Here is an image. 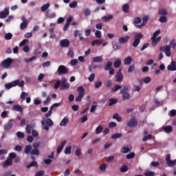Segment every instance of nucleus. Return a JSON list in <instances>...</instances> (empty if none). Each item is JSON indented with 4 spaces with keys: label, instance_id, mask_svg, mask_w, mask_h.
<instances>
[{
    "label": "nucleus",
    "instance_id": "obj_1",
    "mask_svg": "<svg viewBox=\"0 0 176 176\" xmlns=\"http://www.w3.org/2000/svg\"><path fill=\"white\" fill-rule=\"evenodd\" d=\"M175 43V39H172L169 43V45H166L160 47L161 52H164L167 57L171 56V46Z\"/></svg>",
    "mask_w": 176,
    "mask_h": 176
},
{
    "label": "nucleus",
    "instance_id": "obj_2",
    "mask_svg": "<svg viewBox=\"0 0 176 176\" xmlns=\"http://www.w3.org/2000/svg\"><path fill=\"white\" fill-rule=\"evenodd\" d=\"M24 80H15L10 83H7L5 85L6 89L9 90L12 89V87H16V86H19V87H24Z\"/></svg>",
    "mask_w": 176,
    "mask_h": 176
},
{
    "label": "nucleus",
    "instance_id": "obj_3",
    "mask_svg": "<svg viewBox=\"0 0 176 176\" xmlns=\"http://www.w3.org/2000/svg\"><path fill=\"white\" fill-rule=\"evenodd\" d=\"M144 38V34L141 32L138 33L135 35V39L132 43V46L137 47L140 43H141V39Z\"/></svg>",
    "mask_w": 176,
    "mask_h": 176
},
{
    "label": "nucleus",
    "instance_id": "obj_4",
    "mask_svg": "<svg viewBox=\"0 0 176 176\" xmlns=\"http://www.w3.org/2000/svg\"><path fill=\"white\" fill-rule=\"evenodd\" d=\"M69 71V69H68L67 67L63 65H59L57 69L58 75L59 76L61 75H67Z\"/></svg>",
    "mask_w": 176,
    "mask_h": 176
},
{
    "label": "nucleus",
    "instance_id": "obj_5",
    "mask_svg": "<svg viewBox=\"0 0 176 176\" xmlns=\"http://www.w3.org/2000/svg\"><path fill=\"white\" fill-rule=\"evenodd\" d=\"M127 126L131 129L137 127V126H138V120H137V118L133 117L127 122Z\"/></svg>",
    "mask_w": 176,
    "mask_h": 176
},
{
    "label": "nucleus",
    "instance_id": "obj_6",
    "mask_svg": "<svg viewBox=\"0 0 176 176\" xmlns=\"http://www.w3.org/2000/svg\"><path fill=\"white\" fill-rule=\"evenodd\" d=\"M69 87V83L67 82V78L63 77L61 78V86L60 90H67Z\"/></svg>",
    "mask_w": 176,
    "mask_h": 176
},
{
    "label": "nucleus",
    "instance_id": "obj_7",
    "mask_svg": "<svg viewBox=\"0 0 176 176\" xmlns=\"http://www.w3.org/2000/svg\"><path fill=\"white\" fill-rule=\"evenodd\" d=\"M12 63L13 59H12L11 58H8L7 59H5L2 61L1 65H3L4 68H9V67L12 65Z\"/></svg>",
    "mask_w": 176,
    "mask_h": 176
},
{
    "label": "nucleus",
    "instance_id": "obj_8",
    "mask_svg": "<svg viewBox=\"0 0 176 176\" xmlns=\"http://www.w3.org/2000/svg\"><path fill=\"white\" fill-rule=\"evenodd\" d=\"M14 123V119H10L8 120V123H6L4 125V130H10L11 129L13 128V126H14V124H13Z\"/></svg>",
    "mask_w": 176,
    "mask_h": 176
},
{
    "label": "nucleus",
    "instance_id": "obj_9",
    "mask_svg": "<svg viewBox=\"0 0 176 176\" xmlns=\"http://www.w3.org/2000/svg\"><path fill=\"white\" fill-rule=\"evenodd\" d=\"M21 20L23 21L20 25L21 30H25L27 27H28V21L25 19V17L22 16Z\"/></svg>",
    "mask_w": 176,
    "mask_h": 176
},
{
    "label": "nucleus",
    "instance_id": "obj_10",
    "mask_svg": "<svg viewBox=\"0 0 176 176\" xmlns=\"http://www.w3.org/2000/svg\"><path fill=\"white\" fill-rule=\"evenodd\" d=\"M69 45H71V42L67 38L62 39L60 41V45L61 47H69Z\"/></svg>",
    "mask_w": 176,
    "mask_h": 176
},
{
    "label": "nucleus",
    "instance_id": "obj_11",
    "mask_svg": "<svg viewBox=\"0 0 176 176\" xmlns=\"http://www.w3.org/2000/svg\"><path fill=\"white\" fill-rule=\"evenodd\" d=\"M9 16V7L5 8L4 10L0 12V19H6Z\"/></svg>",
    "mask_w": 176,
    "mask_h": 176
},
{
    "label": "nucleus",
    "instance_id": "obj_12",
    "mask_svg": "<svg viewBox=\"0 0 176 176\" xmlns=\"http://www.w3.org/2000/svg\"><path fill=\"white\" fill-rule=\"evenodd\" d=\"M129 39H130L129 36H121L118 38V42L120 45H124L129 42Z\"/></svg>",
    "mask_w": 176,
    "mask_h": 176
},
{
    "label": "nucleus",
    "instance_id": "obj_13",
    "mask_svg": "<svg viewBox=\"0 0 176 176\" xmlns=\"http://www.w3.org/2000/svg\"><path fill=\"white\" fill-rule=\"evenodd\" d=\"M72 16H69L67 21H66V23L65 24L64 27H63V31H67V30H68V28H69V25H71V23H72Z\"/></svg>",
    "mask_w": 176,
    "mask_h": 176
},
{
    "label": "nucleus",
    "instance_id": "obj_14",
    "mask_svg": "<svg viewBox=\"0 0 176 176\" xmlns=\"http://www.w3.org/2000/svg\"><path fill=\"white\" fill-rule=\"evenodd\" d=\"M116 82H122L124 79L123 73L117 72L115 76Z\"/></svg>",
    "mask_w": 176,
    "mask_h": 176
},
{
    "label": "nucleus",
    "instance_id": "obj_15",
    "mask_svg": "<svg viewBox=\"0 0 176 176\" xmlns=\"http://www.w3.org/2000/svg\"><path fill=\"white\" fill-rule=\"evenodd\" d=\"M167 69L168 71H172V72L176 71V62L172 61L170 64L168 65Z\"/></svg>",
    "mask_w": 176,
    "mask_h": 176
},
{
    "label": "nucleus",
    "instance_id": "obj_16",
    "mask_svg": "<svg viewBox=\"0 0 176 176\" xmlns=\"http://www.w3.org/2000/svg\"><path fill=\"white\" fill-rule=\"evenodd\" d=\"M13 164V160H9V158L7 159L3 163V168H6L9 167V166H12Z\"/></svg>",
    "mask_w": 176,
    "mask_h": 176
},
{
    "label": "nucleus",
    "instance_id": "obj_17",
    "mask_svg": "<svg viewBox=\"0 0 176 176\" xmlns=\"http://www.w3.org/2000/svg\"><path fill=\"white\" fill-rule=\"evenodd\" d=\"M67 144V142L65 140L63 141L59 146H58L56 152L59 155V153H61V151L64 149V146H65V144Z\"/></svg>",
    "mask_w": 176,
    "mask_h": 176
},
{
    "label": "nucleus",
    "instance_id": "obj_18",
    "mask_svg": "<svg viewBox=\"0 0 176 176\" xmlns=\"http://www.w3.org/2000/svg\"><path fill=\"white\" fill-rule=\"evenodd\" d=\"M160 39H162L161 36H159L156 38L153 37H151V40H152V45L153 46H156L157 45V43H159V42H160Z\"/></svg>",
    "mask_w": 176,
    "mask_h": 176
},
{
    "label": "nucleus",
    "instance_id": "obj_19",
    "mask_svg": "<svg viewBox=\"0 0 176 176\" xmlns=\"http://www.w3.org/2000/svg\"><path fill=\"white\" fill-rule=\"evenodd\" d=\"M112 19H113V15L112 14H109L107 16H102V20L104 21V23H107V21L112 20Z\"/></svg>",
    "mask_w": 176,
    "mask_h": 176
},
{
    "label": "nucleus",
    "instance_id": "obj_20",
    "mask_svg": "<svg viewBox=\"0 0 176 176\" xmlns=\"http://www.w3.org/2000/svg\"><path fill=\"white\" fill-rule=\"evenodd\" d=\"M77 91L78 93V96H85V87H82V86H79L77 88Z\"/></svg>",
    "mask_w": 176,
    "mask_h": 176
},
{
    "label": "nucleus",
    "instance_id": "obj_21",
    "mask_svg": "<svg viewBox=\"0 0 176 176\" xmlns=\"http://www.w3.org/2000/svg\"><path fill=\"white\" fill-rule=\"evenodd\" d=\"M32 151V146H31V145H27V146L25 147L24 153H25L26 155H30V153H31Z\"/></svg>",
    "mask_w": 176,
    "mask_h": 176
},
{
    "label": "nucleus",
    "instance_id": "obj_22",
    "mask_svg": "<svg viewBox=\"0 0 176 176\" xmlns=\"http://www.w3.org/2000/svg\"><path fill=\"white\" fill-rule=\"evenodd\" d=\"M131 63H133V58H131V56H128L124 60V63L125 65H130Z\"/></svg>",
    "mask_w": 176,
    "mask_h": 176
},
{
    "label": "nucleus",
    "instance_id": "obj_23",
    "mask_svg": "<svg viewBox=\"0 0 176 176\" xmlns=\"http://www.w3.org/2000/svg\"><path fill=\"white\" fill-rule=\"evenodd\" d=\"M122 12H124V13H129V12H130V6L128 3L122 6Z\"/></svg>",
    "mask_w": 176,
    "mask_h": 176
},
{
    "label": "nucleus",
    "instance_id": "obj_24",
    "mask_svg": "<svg viewBox=\"0 0 176 176\" xmlns=\"http://www.w3.org/2000/svg\"><path fill=\"white\" fill-rule=\"evenodd\" d=\"M13 109H14V111H16L17 112H23V107L21 106H20V104H14L13 106Z\"/></svg>",
    "mask_w": 176,
    "mask_h": 176
},
{
    "label": "nucleus",
    "instance_id": "obj_25",
    "mask_svg": "<svg viewBox=\"0 0 176 176\" xmlns=\"http://www.w3.org/2000/svg\"><path fill=\"white\" fill-rule=\"evenodd\" d=\"M30 155L32 156H39L40 155L39 149H36V148L32 149V151L30 152Z\"/></svg>",
    "mask_w": 176,
    "mask_h": 176
},
{
    "label": "nucleus",
    "instance_id": "obj_26",
    "mask_svg": "<svg viewBox=\"0 0 176 176\" xmlns=\"http://www.w3.org/2000/svg\"><path fill=\"white\" fill-rule=\"evenodd\" d=\"M163 130L165 131V133H167V134H170L171 131H173V126H166L162 127Z\"/></svg>",
    "mask_w": 176,
    "mask_h": 176
},
{
    "label": "nucleus",
    "instance_id": "obj_27",
    "mask_svg": "<svg viewBox=\"0 0 176 176\" xmlns=\"http://www.w3.org/2000/svg\"><path fill=\"white\" fill-rule=\"evenodd\" d=\"M122 65V60L120 59H117L113 63L114 68H119Z\"/></svg>",
    "mask_w": 176,
    "mask_h": 176
},
{
    "label": "nucleus",
    "instance_id": "obj_28",
    "mask_svg": "<svg viewBox=\"0 0 176 176\" xmlns=\"http://www.w3.org/2000/svg\"><path fill=\"white\" fill-rule=\"evenodd\" d=\"M93 63H102V56H95L92 59Z\"/></svg>",
    "mask_w": 176,
    "mask_h": 176
},
{
    "label": "nucleus",
    "instance_id": "obj_29",
    "mask_svg": "<svg viewBox=\"0 0 176 176\" xmlns=\"http://www.w3.org/2000/svg\"><path fill=\"white\" fill-rule=\"evenodd\" d=\"M102 43V40L101 39H96L91 42L92 46H96V45H98L100 46Z\"/></svg>",
    "mask_w": 176,
    "mask_h": 176
},
{
    "label": "nucleus",
    "instance_id": "obj_30",
    "mask_svg": "<svg viewBox=\"0 0 176 176\" xmlns=\"http://www.w3.org/2000/svg\"><path fill=\"white\" fill-rule=\"evenodd\" d=\"M131 97V95L128 92L122 94V100L123 101H126V100H129Z\"/></svg>",
    "mask_w": 176,
    "mask_h": 176
},
{
    "label": "nucleus",
    "instance_id": "obj_31",
    "mask_svg": "<svg viewBox=\"0 0 176 176\" xmlns=\"http://www.w3.org/2000/svg\"><path fill=\"white\" fill-rule=\"evenodd\" d=\"M48 8H50V4L49 3L43 5L41 8V12H46V10H47Z\"/></svg>",
    "mask_w": 176,
    "mask_h": 176
},
{
    "label": "nucleus",
    "instance_id": "obj_32",
    "mask_svg": "<svg viewBox=\"0 0 176 176\" xmlns=\"http://www.w3.org/2000/svg\"><path fill=\"white\" fill-rule=\"evenodd\" d=\"M103 130H104V127L99 125L98 127H96L95 130V133L96 134H101Z\"/></svg>",
    "mask_w": 176,
    "mask_h": 176
},
{
    "label": "nucleus",
    "instance_id": "obj_33",
    "mask_svg": "<svg viewBox=\"0 0 176 176\" xmlns=\"http://www.w3.org/2000/svg\"><path fill=\"white\" fill-rule=\"evenodd\" d=\"M113 63L111 61L107 62V65L104 66L105 71H109L112 68Z\"/></svg>",
    "mask_w": 176,
    "mask_h": 176
},
{
    "label": "nucleus",
    "instance_id": "obj_34",
    "mask_svg": "<svg viewBox=\"0 0 176 176\" xmlns=\"http://www.w3.org/2000/svg\"><path fill=\"white\" fill-rule=\"evenodd\" d=\"M69 122V120H68V118H65L60 122V126H67Z\"/></svg>",
    "mask_w": 176,
    "mask_h": 176
},
{
    "label": "nucleus",
    "instance_id": "obj_35",
    "mask_svg": "<svg viewBox=\"0 0 176 176\" xmlns=\"http://www.w3.org/2000/svg\"><path fill=\"white\" fill-rule=\"evenodd\" d=\"M50 10H47L45 12V17H48L49 19H53V17H56V14L52 13L51 15H49Z\"/></svg>",
    "mask_w": 176,
    "mask_h": 176
},
{
    "label": "nucleus",
    "instance_id": "obj_36",
    "mask_svg": "<svg viewBox=\"0 0 176 176\" xmlns=\"http://www.w3.org/2000/svg\"><path fill=\"white\" fill-rule=\"evenodd\" d=\"M45 122L47 126H50V127H52L54 124V122L50 118H47Z\"/></svg>",
    "mask_w": 176,
    "mask_h": 176
},
{
    "label": "nucleus",
    "instance_id": "obj_37",
    "mask_svg": "<svg viewBox=\"0 0 176 176\" xmlns=\"http://www.w3.org/2000/svg\"><path fill=\"white\" fill-rule=\"evenodd\" d=\"M120 89H122V86H120V85H115L111 89V93H116V91H118V90H120Z\"/></svg>",
    "mask_w": 176,
    "mask_h": 176
},
{
    "label": "nucleus",
    "instance_id": "obj_38",
    "mask_svg": "<svg viewBox=\"0 0 176 176\" xmlns=\"http://www.w3.org/2000/svg\"><path fill=\"white\" fill-rule=\"evenodd\" d=\"M168 167H173V166H175L176 164V159L175 160H170V161H168V163L166 164Z\"/></svg>",
    "mask_w": 176,
    "mask_h": 176
},
{
    "label": "nucleus",
    "instance_id": "obj_39",
    "mask_svg": "<svg viewBox=\"0 0 176 176\" xmlns=\"http://www.w3.org/2000/svg\"><path fill=\"white\" fill-rule=\"evenodd\" d=\"M113 119H115L116 120H117V122H120L122 120V117L119 116V113H116L113 116Z\"/></svg>",
    "mask_w": 176,
    "mask_h": 176
},
{
    "label": "nucleus",
    "instance_id": "obj_40",
    "mask_svg": "<svg viewBox=\"0 0 176 176\" xmlns=\"http://www.w3.org/2000/svg\"><path fill=\"white\" fill-rule=\"evenodd\" d=\"M118 102V100L115 98H110L109 99V107H112V105H114V104H116Z\"/></svg>",
    "mask_w": 176,
    "mask_h": 176
},
{
    "label": "nucleus",
    "instance_id": "obj_41",
    "mask_svg": "<svg viewBox=\"0 0 176 176\" xmlns=\"http://www.w3.org/2000/svg\"><path fill=\"white\" fill-rule=\"evenodd\" d=\"M129 91V86L125 85L123 88L120 90V93L121 94H124V93H127Z\"/></svg>",
    "mask_w": 176,
    "mask_h": 176
},
{
    "label": "nucleus",
    "instance_id": "obj_42",
    "mask_svg": "<svg viewBox=\"0 0 176 176\" xmlns=\"http://www.w3.org/2000/svg\"><path fill=\"white\" fill-rule=\"evenodd\" d=\"M60 86H61V80H58L55 82V84H54V89L55 90H57V89H58V87H60Z\"/></svg>",
    "mask_w": 176,
    "mask_h": 176
},
{
    "label": "nucleus",
    "instance_id": "obj_43",
    "mask_svg": "<svg viewBox=\"0 0 176 176\" xmlns=\"http://www.w3.org/2000/svg\"><path fill=\"white\" fill-rule=\"evenodd\" d=\"M27 97H28V94L25 92V91H22V93L21 94V96H20V98L21 100H25V98H27Z\"/></svg>",
    "mask_w": 176,
    "mask_h": 176
},
{
    "label": "nucleus",
    "instance_id": "obj_44",
    "mask_svg": "<svg viewBox=\"0 0 176 176\" xmlns=\"http://www.w3.org/2000/svg\"><path fill=\"white\" fill-rule=\"evenodd\" d=\"M122 137V133H115L111 135V139L112 140H118V138H121Z\"/></svg>",
    "mask_w": 176,
    "mask_h": 176
},
{
    "label": "nucleus",
    "instance_id": "obj_45",
    "mask_svg": "<svg viewBox=\"0 0 176 176\" xmlns=\"http://www.w3.org/2000/svg\"><path fill=\"white\" fill-rule=\"evenodd\" d=\"M144 175H145V176H154L155 175V172H153L152 170H147V171L144 172Z\"/></svg>",
    "mask_w": 176,
    "mask_h": 176
},
{
    "label": "nucleus",
    "instance_id": "obj_46",
    "mask_svg": "<svg viewBox=\"0 0 176 176\" xmlns=\"http://www.w3.org/2000/svg\"><path fill=\"white\" fill-rule=\"evenodd\" d=\"M32 129V125L31 124L26 125L25 131H26V133H28V134H31Z\"/></svg>",
    "mask_w": 176,
    "mask_h": 176
},
{
    "label": "nucleus",
    "instance_id": "obj_47",
    "mask_svg": "<svg viewBox=\"0 0 176 176\" xmlns=\"http://www.w3.org/2000/svg\"><path fill=\"white\" fill-rule=\"evenodd\" d=\"M159 14H160L161 16H166L167 11L166 10V9L162 8L159 10Z\"/></svg>",
    "mask_w": 176,
    "mask_h": 176
},
{
    "label": "nucleus",
    "instance_id": "obj_48",
    "mask_svg": "<svg viewBox=\"0 0 176 176\" xmlns=\"http://www.w3.org/2000/svg\"><path fill=\"white\" fill-rule=\"evenodd\" d=\"M38 164V162L36 161H34L32 162H30V164L27 165L26 168H31V167H35Z\"/></svg>",
    "mask_w": 176,
    "mask_h": 176
},
{
    "label": "nucleus",
    "instance_id": "obj_49",
    "mask_svg": "<svg viewBox=\"0 0 176 176\" xmlns=\"http://www.w3.org/2000/svg\"><path fill=\"white\" fill-rule=\"evenodd\" d=\"M134 157H135V153H134V152H131L129 154H127L126 156V158L128 159V160L129 159H133Z\"/></svg>",
    "mask_w": 176,
    "mask_h": 176
},
{
    "label": "nucleus",
    "instance_id": "obj_50",
    "mask_svg": "<svg viewBox=\"0 0 176 176\" xmlns=\"http://www.w3.org/2000/svg\"><path fill=\"white\" fill-rule=\"evenodd\" d=\"M17 157V155L15 153H9V160H12L13 159H16Z\"/></svg>",
    "mask_w": 176,
    "mask_h": 176
},
{
    "label": "nucleus",
    "instance_id": "obj_51",
    "mask_svg": "<svg viewBox=\"0 0 176 176\" xmlns=\"http://www.w3.org/2000/svg\"><path fill=\"white\" fill-rule=\"evenodd\" d=\"M12 38H13V34H12V33L6 34V35H5L6 41H10V39H12Z\"/></svg>",
    "mask_w": 176,
    "mask_h": 176
},
{
    "label": "nucleus",
    "instance_id": "obj_52",
    "mask_svg": "<svg viewBox=\"0 0 176 176\" xmlns=\"http://www.w3.org/2000/svg\"><path fill=\"white\" fill-rule=\"evenodd\" d=\"M72 149V146H69L65 148V155H71V150Z\"/></svg>",
    "mask_w": 176,
    "mask_h": 176
},
{
    "label": "nucleus",
    "instance_id": "obj_53",
    "mask_svg": "<svg viewBox=\"0 0 176 176\" xmlns=\"http://www.w3.org/2000/svg\"><path fill=\"white\" fill-rule=\"evenodd\" d=\"M159 21L160 23H167V16H162L159 19Z\"/></svg>",
    "mask_w": 176,
    "mask_h": 176
},
{
    "label": "nucleus",
    "instance_id": "obj_54",
    "mask_svg": "<svg viewBox=\"0 0 176 176\" xmlns=\"http://www.w3.org/2000/svg\"><path fill=\"white\" fill-rule=\"evenodd\" d=\"M100 171H105L107 170V164L103 163L99 166Z\"/></svg>",
    "mask_w": 176,
    "mask_h": 176
},
{
    "label": "nucleus",
    "instance_id": "obj_55",
    "mask_svg": "<svg viewBox=\"0 0 176 176\" xmlns=\"http://www.w3.org/2000/svg\"><path fill=\"white\" fill-rule=\"evenodd\" d=\"M102 86V82L98 80L95 82V87L96 89H100Z\"/></svg>",
    "mask_w": 176,
    "mask_h": 176
},
{
    "label": "nucleus",
    "instance_id": "obj_56",
    "mask_svg": "<svg viewBox=\"0 0 176 176\" xmlns=\"http://www.w3.org/2000/svg\"><path fill=\"white\" fill-rule=\"evenodd\" d=\"M126 171H129V167L126 165H124L120 168L121 173H126Z\"/></svg>",
    "mask_w": 176,
    "mask_h": 176
},
{
    "label": "nucleus",
    "instance_id": "obj_57",
    "mask_svg": "<svg viewBox=\"0 0 176 176\" xmlns=\"http://www.w3.org/2000/svg\"><path fill=\"white\" fill-rule=\"evenodd\" d=\"M16 137H18V138L23 139L24 137H25V135H24V133L21 131H18L16 133Z\"/></svg>",
    "mask_w": 176,
    "mask_h": 176
},
{
    "label": "nucleus",
    "instance_id": "obj_58",
    "mask_svg": "<svg viewBox=\"0 0 176 176\" xmlns=\"http://www.w3.org/2000/svg\"><path fill=\"white\" fill-rule=\"evenodd\" d=\"M69 6L72 9H74V8H76V6H78V2L77 1H73L72 3H70L69 4Z\"/></svg>",
    "mask_w": 176,
    "mask_h": 176
},
{
    "label": "nucleus",
    "instance_id": "obj_59",
    "mask_svg": "<svg viewBox=\"0 0 176 176\" xmlns=\"http://www.w3.org/2000/svg\"><path fill=\"white\" fill-rule=\"evenodd\" d=\"M152 81V79L151 78V77L149 76H147V77H145L144 79H143V82L144 83H151V82Z\"/></svg>",
    "mask_w": 176,
    "mask_h": 176
},
{
    "label": "nucleus",
    "instance_id": "obj_60",
    "mask_svg": "<svg viewBox=\"0 0 176 176\" xmlns=\"http://www.w3.org/2000/svg\"><path fill=\"white\" fill-rule=\"evenodd\" d=\"M142 20L140 17H136L133 21V24H141Z\"/></svg>",
    "mask_w": 176,
    "mask_h": 176
},
{
    "label": "nucleus",
    "instance_id": "obj_61",
    "mask_svg": "<svg viewBox=\"0 0 176 176\" xmlns=\"http://www.w3.org/2000/svg\"><path fill=\"white\" fill-rule=\"evenodd\" d=\"M148 20H149V17L148 16H144L142 17V23L146 25V23H148Z\"/></svg>",
    "mask_w": 176,
    "mask_h": 176
},
{
    "label": "nucleus",
    "instance_id": "obj_62",
    "mask_svg": "<svg viewBox=\"0 0 176 176\" xmlns=\"http://www.w3.org/2000/svg\"><path fill=\"white\" fill-rule=\"evenodd\" d=\"M95 78H96V74H94V73L91 74L89 77L88 78L89 82H93Z\"/></svg>",
    "mask_w": 176,
    "mask_h": 176
},
{
    "label": "nucleus",
    "instance_id": "obj_63",
    "mask_svg": "<svg viewBox=\"0 0 176 176\" xmlns=\"http://www.w3.org/2000/svg\"><path fill=\"white\" fill-rule=\"evenodd\" d=\"M84 14H85V16H90V13H91V12H90V9H89V8H85V10H84Z\"/></svg>",
    "mask_w": 176,
    "mask_h": 176
},
{
    "label": "nucleus",
    "instance_id": "obj_64",
    "mask_svg": "<svg viewBox=\"0 0 176 176\" xmlns=\"http://www.w3.org/2000/svg\"><path fill=\"white\" fill-rule=\"evenodd\" d=\"M45 175V170H40L37 172L34 176H43Z\"/></svg>",
    "mask_w": 176,
    "mask_h": 176
}]
</instances>
